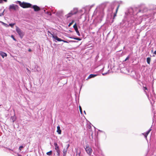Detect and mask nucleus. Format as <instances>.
<instances>
[{
  "label": "nucleus",
  "mask_w": 156,
  "mask_h": 156,
  "mask_svg": "<svg viewBox=\"0 0 156 156\" xmlns=\"http://www.w3.org/2000/svg\"><path fill=\"white\" fill-rule=\"evenodd\" d=\"M136 8H134L133 9H132V10L133 12V15H134L135 14H137V13H138V12H140V11H141L140 10H139V11L138 12H134V11L135 10H136Z\"/></svg>",
  "instance_id": "2eb2a0df"
},
{
  "label": "nucleus",
  "mask_w": 156,
  "mask_h": 156,
  "mask_svg": "<svg viewBox=\"0 0 156 156\" xmlns=\"http://www.w3.org/2000/svg\"><path fill=\"white\" fill-rule=\"evenodd\" d=\"M76 156H80V155L76 154Z\"/></svg>",
  "instance_id": "09e8293b"
},
{
  "label": "nucleus",
  "mask_w": 156,
  "mask_h": 156,
  "mask_svg": "<svg viewBox=\"0 0 156 156\" xmlns=\"http://www.w3.org/2000/svg\"><path fill=\"white\" fill-rule=\"evenodd\" d=\"M4 25L6 27H9V25L5 23Z\"/></svg>",
  "instance_id": "e433bc0d"
},
{
  "label": "nucleus",
  "mask_w": 156,
  "mask_h": 156,
  "mask_svg": "<svg viewBox=\"0 0 156 156\" xmlns=\"http://www.w3.org/2000/svg\"><path fill=\"white\" fill-rule=\"evenodd\" d=\"M143 90L144 91V92H145L146 94H147V97H148V95L147 94V93L146 91H145V90H147V87H146L143 86Z\"/></svg>",
  "instance_id": "a211bd4d"
},
{
  "label": "nucleus",
  "mask_w": 156,
  "mask_h": 156,
  "mask_svg": "<svg viewBox=\"0 0 156 156\" xmlns=\"http://www.w3.org/2000/svg\"><path fill=\"white\" fill-rule=\"evenodd\" d=\"M151 130V128L146 133H145L146 136H147L150 131Z\"/></svg>",
  "instance_id": "aec40b11"
},
{
  "label": "nucleus",
  "mask_w": 156,
  "mask_h": 156,
  "mask_svg": "<svg viewBox=\"0 0 156 156\" xmlns=\"http://www.w3.org/2000/svg\"><path fill=\"white\" fill-rule=\"evenodd\" d=\"M69 144H68L67 145V147L66 148V149H67V150L68 149V148H69Z\"/></svg>",
  "instance_id": "c9c22d12"
},
{
  "label": "nucleus",
  "mask_w": 156,
  "mask_h": 156,
  "mask_svg": "<svg viewBox=\"0 0 156 156\" xmlns=\"http://www.w3.org/2000/svg\"><path fill=\"white\" fill-rule=\"evenodd\" d=\"M0 55L2 56L3 58H4L5 57H6L7 56L6 53L1 51H0Z\"/></svg>",
  "instance_id": "6e6552de"
},
{
  "label": "nucleus",
  "mask_w": 156,
  "mask_h": 156,
  "mask_svg": "<svg viewBox=\"0 0 156 156\" xmlns=\"http://www.w3.org/2000/svg\"><path fill=\"white\" fill-rule=\"evenodd\" d=\"M15 24V23H9V26H10L12 27L13 26H14Z\"/></svg>",
  "instance_id": "b1692460"
},
{
  "label": "nucleus",
  "mask_w": 156,
  "mask_h": 156,
  "mask_svg": "<svg viewBox=\"0 0 156 156\" xmlns=\"http://www.w3.org/2000/svg\"><path fill=\"white\" fill-rule=\"evenodd\" d=\"M97 75L91 74L87 78V79H86V80H87L88 79L91 78H94V77H95V76H96Z\"/></svg>",
  "instance_id": "9d476101"
},
{
  "label": "nucleus",
  "mask_w": 156,
  "mask_h": 156,
  "mask_svg": "<svg viewBox=\"0 0 156 156\" xmlns=\"http://www.w3.org/2000/svg\"><path fill=\"white\" fill-rule=\"evenodd\" d=\"M68 150L66 149H63V156H66Z\"/></svg>",
  "instance_id": "ddd939ff"
},
{
  "label": "nucleus",
  "mask_w": 156,
  "mask_h": 156,
  "mask_svg": "<svg viewBox=\"0 0 156 156\" xmlns=\"http://www.w3.org/2000/svg\"><path fill=\"white\" fill-rule=\"evenodd\" d=\"M154 55H156V50L154 52Z\"/></svg>",
  "instance_id": "49530a36"
},
{
  "label": "nucleus",
  "mask_w": 156,
  "mask_h": 156,
  "mask_svg": "<svg viewBox=\"0 0 156 156\" xmlns=\"http://www.w3.org/2000/svg\"><path fill=\"white\" fill-rule=\"evenodd\" d=\"M76 154H77L78 155H80V151H76Z\"/></svg>",
  "instance_id": "7c9ffc66"
},
{
  "label": "nucleus",
  "mask_w": 156,
  "mask_h": 156,
  "mask_svg": "<svg viewBox=\"0 0 156 156\" xmlns=\"http://www.w3.org/2000/svg\"><path fill=\"white\" fill-rule=\"evenodd\" d=\"M0 22L2 23V24L3 25H4V24H5V23H4V22H1V21H0Z\"/></svg>",
  "instance_id": "37998d69"
},
{
  "label": "nucleus",
  "mask_w": 156,
  "mask_h": 156,
  "mask_svg": "<svg viewBox=\"0 0 156 156\" xmlns=\"http://www.w3.org/2000/svg\"><path fill=\"white\" fill-rule=\"evenodd\" d=\"M69 37L71 39H74V38H75V37Z\"/></svg>",
  "instance_id": "ea45409f"
},
{
  "label": "nucleus",
  "mask_w": 156,
  "mask_h": 156,
  "mask_svg": "<svg viewBox=\"0 0 156 156\" xmlns=\"http://www.w3.org/2000/svg\"><path fill=\"white\" fill-rule=\"evenodd\" d=\"M27 70L28 71L27 72L29 73V72H30V71L28 69V68H27Z\"/></svg>",
  "instance_id": "c03bdc74"
},
{
  "label": "nucleus",
  "mask_w": 156,
  "mask_h": 156,
  "mask_svg": "<svg viewBox=\"0 0 156 156\" xmlns=\"http://www.w3.org/2000/svg\"><path fill=\"white\" fill-rule=\"evenodd\" d=\"M119 7V6H118L117 8L116 9V12L117 11V10H118V8Z\"/></svg>",
  "instance_id": "79ce46f5"
},
{
  "label": "nucleus",
  "mask_w": 156,
  "mask_h": 156,
  "mask_svg": "<svg viewBox=\"0 0 156 156\" xmlns=\"http://www.w3.org/2000/svg\"><path fill=\"white\" fill-rule=\"evenodd\" d=\"M54 145L55 146V150H58L59 149V147L58 146L57 143L56 142H55L54 143Z\"/></svg>",
  "instance_id": "f8f14e48"
},
{
  "label": "nucleus",
  "mask_w": 156,
  "mask_h": 156,
  "mask_svg": "<svg viewBox=\"0 0 156 156\" xmlns=\"http://www.w3.org/2000/svg\"><path fill=\"white\" fill-rule=\"evenodd\" d=\"M62 41L63 42H65V43H68V42L67 41L64 40H62Z\"/></svg>",
  "instance_id": "58836bf2"
},
{
  "label": "nucleus",
  "mask_w": 156,
  "mask_h": 156,
  "mask_svg": "<svg viewBox=\"0 0 156 156\" xmlns=\"http://www.w3.org/2000/svg\"><path fill=\"white\" fill-rule=\"evenodd\" d=\"M2 2V0H0V3H1Z\"/></svg>",
  "instance_id": "603ef678"
},
{
  "label": "nucleus",
  "mask_w": 156,
  "mask_h": 156,
  "mask_svg": "<svg viewBox=\"0 0 156 156\" xmlns=\"http://www.w3.org/2000/svg\"><path fill=\"white\" fill-rule=\"evenodd\" d=\"M52 151H50L49 152H47L46 153V154L48 155H51L52 154Z\"/></svg>",
  "instance_id": "412c9836"
},
{
  "label": "nucleus",
  "mask_w": 156,
  "mask_h": 156,
  "mask_svg": "<svg viewBox=\"0 0 156 156\" xmlns=\"http://www.w3.org/2000/svg\"><path fill=\"white\" fill-rule=\"evenodd\" d=\"M74 20H73L72 22L70 23L68 25V27H70L73 23L74 22Z\"/></svg>",
  "instance_id": "4be33fe9"
},
{
  "label": "nucleus",
  "mask_w": 156,
  "mask_h": 156,
  "mask_svg": "<svg viewBox=\"0 0 156 156\" xmlns=\"http://www.w3.org/2000/svg\"><path fill=\"white\" fill-rule=\"evenodd\" d=\"M90 139H92L93 138V133H92L91 134V136H90Z\"/></svg>",
  "instance_id": "2f4dec72"
},
{
  "label": "nucleus",
  "mask_w": 156,
  "mask_h": 156,
  "mask_svg": "<svg viewBox=\"0 0 156 156\" xmlns=\"http://www.w3.org/2000/svg\"><path fill=\"white\" fill-rule=\"evenodd\" d=\"M16 30L20 37L22 38L24 35V33L18 27L16 26Z\"/></svg>",
  "instance_id": "7ed1b4c3"
},
{
  "label": "nucleus",
  "mask_w": 156,
  "mask_h": 156,
  "mask_svg": "<svg viewBox=\"0 0 156 156\" xmlns=\"http://www.w3.org/2000/svg\"><path fill=\"white\" fill-rule=\"evenodd\" d=\"M28 51H31V50L30 49H29V50H28Z\"/></svg>",
  "instance_id": "8fccbe9b"
},
{
  "label": "nucleus",
  "mask_w": 156,
  "mask_h": 156,
  "mask_svg": "<svg viewBox=\"0 0 156 156\" xmlns=\"http://www.w3.org/2000/svg\"><path fill=\"white\" fill-rule=\"evenodd\" d=\"M77 9L76 8H74L72 10H71L70 12L66 15L65 16L68 18L71 16L73 15L76 14L77 13Z\"/></svg>",
  "instance_id": "f03ea898"
},
{
  "label": "nucleus",
  "mask_w": 156,
  "mask_h": 156,
  "mask_svg": "<svg viewBox=\"0 0 156 156\" xmlns=\"http://www.w3.org/2000/svg\"><path fill=\"white\" fill-rule=\"evenodd\" d=\"M69 42H76V41H72V40H70V41H69Z\"/></svg>",
  "instance_id": "473e14b6"
},
{
  "label": "nucleus",
  "mask_w": 156,
  "mask_h": 156,
  "mask_svg": "<svg viewBox=\"0 0 156 156\" xmlns=\"http://www.w3.org/2000/svg\"><path fill=\"white\" fill-rule=\"evenodd\" d=\"M31 8L33 9L34 11L36 12L40 10V7L36 5H34L33 6H32Z\"/></svg>",
  "instance_id": "423d86ee"
},
{
  "label": "nucleus",
  "mask_w": 156,
  "mask_h": 156,
  "mask_svg": "<svg viewBox=\"0 0 156 156\" xmlns=\"http://www.w3.org/2000/svg\"><path fill=\"white\" fill-rule=\"evenodd\" d=\"M129 56H128V57H126V59H125V61H126L127 60H128L129 58Z\"/></svg>",
  "instance_id": "4c0bfd02"
},
{
  "label": "nucleus",
  "mask_w": 156,
  "mask_h": 156,
  "mask_svg": "<svg viewBox=\"0 0 156 156\" xmlns=\"http://www.w3.org/2000/svg\"><path fill=\"white\" fill-rule=\"evenodd\" d=\"M48 33H50V32L49 31H48Z\"/></svg>",
  "instance_id": "6e6d98bb"
},
{
  "label": "nucleus",
  "mask_w": 156,
  "mask_h": 156,
  "mask_svg": "<svg viewBox=\"0 0 156 156\" xmlns=\"http://www.w3.org/2000/svg\"><path fill=\"white\" fill-rule=\"evenodd\" d=\"M73 27L75 29V31H77L78 30V29L76 25V23L73 25Z\"/></svg>",
  "instance_id": "dca6fc26"
},
{
  "label": "nucleus",
  "mask_w": 156,
  "mask_h": 156,
  "mask_svg": "<svg viewBox=\"0 0 156 156\" xmlns=\"http://www.w3.org/2000/svg\"><path fill=\"white\" fill-rule=\"evenodd\" d=\"M57 155L58 156H59L60 153H57Z\"/></svg>",
  "instance_id": "de8ad7c7"
},
{
  "label": "nucleus",
  "mask_w": 156,
  "mask_h": 156,
  "mask_svg": "<svg viewBox=\"0 0 156 156\" xmlns=\"http://www.w3.org/2000/svg\"><path fill=\"white\" fill-rule=\"evenodd\" d=\"M56 150V151L57 153H60V151L59 149H58V150Z\"/></svg>",
  "instance_id": "72a5a7b5"
},
{
  "label": "nucleus",
  "mask_w": 156,
  "mask_h": 156,
  "mask_svg": "<svg viewBox=\"0 0 156 156\" xmlns=\"http://www.w3.org/2000/svg\"><path fill=\"white\" fill-rule=\"evenodd\" d=\"M116 16V13H115V14L114 15V17L115 16Z\"/></svg>",
  "instance_id": "3c124183"
},
{
  "label": "nucleus",
  "mask_w": 156,
  "mask_h": 156,
  "mask_svg": "<svg viewBox=\"0 0 156 156\" xmlns=\"http://www.w3.org/2000/svg\"><path fill=\"white\" fill-rule=\"evenodd\" d=\"M84 112L86 114V112H85V111H84Z\"/></svg>",
  "instance_id": "864d4df0"
},
{
  "label": "nucleus",
  "mask_w": 156,
  "mask_h": 156,
  "mask_svg": "<svg viewBox=\"0 0 156 156\" xmlns=\"http://www.w3.org/2000/svg\"><path fill=\"white\" fill-rule=\"evenodd\" d=\"M52 37L55 39V40H57L58 41H62V39L61 38H59L57 36L54 35L53 34H51Z\"/></svg>",
  "instance_id": "0eeeda50"
},
{
  "label": "nucleus",
  "mask_w": 156,
  "mask_h": 156,
  "mask_svg": "<svg viewBox=\"0 0 156 156\" xmlns=\"http://www.w3.org/2000/svg\"><path fill=\"white\" fill-rule=\"evenodd\" d=\"M85 150L87 154L89 155H90L91 154L92 151V149L89 146H87L85 148Z\"/></svg>",
  "instance_id": "39448f33"
},
{
  "label": "nucleus",
  "mask_w": 156,
  "mask_h": 156,
  "mask_svg": "<svg viewBox=\"0 0 156 156\" xmlns=\"http://www.w3.org/2000/svg\"><path fill=\"white\" fill-rule=\"evenodd\" d=\"M16 3L17 4H19L21 7L23 8L31 7V6L32 5L30 3L24 2H21L20 1H16Z\"/></svg>",
  "instance_id": "f257e3e1"
},
{
  "label": "nucleus",
  "mask_w": 156,
  "mask_h": 156,
  "mask_svg": "<svg viewBox=\"0 0 156 156\" xmlns=\"http://www.w3.org/2000/svg\"><path fill=\"white\" fill-rule=\"evenodd\" d=\"M151 61V58L148 57L147 58V62L148 64H150Z\"/></svg>",
  "instance_id": "f3484780"
},
{
  "label": "nucleus",
  "mask_w": 156,
  "mask_h": 156,
  "mask_svg": "<svg viewBox=\"0 0 156 156\" xmlns=\"http://www.w3.org/2000/svg\"><path fill=\"white\" fill-rule=\"evenodd\" d=\"M11 37L15 41H16V39L14 38V36L13 35H12L11 36Z\"/></svg>",
  "instance_id": "c85d7f7f"
},
{
  "label": "nucleus",
  "mask_w": 156,
  "mask_h": 156,
  "mask_svg": "<svg viewBox=\"0 0 156 156\" xmlns=\"http://www.w3.org/2000/svg\"><path fill=\"white\" fill-rule=\"evenodd\" d=\"M151 130V128L146 133H145L146 136H147L150 131Z\"/></svg>",
  "instance_id": "6ab92c4d"
},
{
  "label": "nucleus",
  "mask_w": 156,
  "mask_h": 156,
  "mask_svg": "<svg viewBox=\"0 0 156 156\" xmlns=\"http://www.w3.org/2000/svg\"><path fill=\"white\" fill-rule=\"evenodd\" d=\"M2 10V9H0V12H1Z\"/></svg>",
  "instance_id": "5fc2aeb1"
},
{
  "label": "nucleus",
  "mask_w": 156,
  "mask_h": 156,
  "mask_svg": "<svg viewBox=\"0 0 156 156\" xmlns=\"http://www.w3.org/2000/svg\"><path fill=\"white\" fill-rule=\"evenodd\" d=\"M19 7L16 5L12 4L9 6V9H13L15 11H17L19 10Z\"/></svg>",
  "instance_id": "20e7f679"
},
{
  "label": "nucleus",
  "mask_w": 156,
  "mask_h": 156,
  "mask_svg": "<svg viewBox=\"0 0 156 156\" xmlns=\"http://www.w3.org/2000/svg\"><path fill=\"white\" fill-rule=\"evenodd\" d=\"M79 109H80V112L82 114V108H81L80 106H79Z\"/></svg>",
  "instance_id": "c756f323"
},
{
  "label": "nucleus",
  "mask_w": 156,
  "mask_h": 156,
  "mask_svg": "<svg viewBox=\"0 0 156 156\" xmlns=\"http://www.w3.org/2000/svg\"><path fill=\"white\" fill-rule=\"evenodd\" d=\"M19 156H22L21 155H19Z\"/></svg>",
  "instance_id": "4d7b16f0"
},
{
  "label": "nucleus",
  "mask_w": 156,
  "mask_h": 156,
  "mask_svg": "<svg viewBox=\"0 0 156 156\" xmlns=\"http://www.w3.org/2000/svg\"><path fill=\"white\" fill-rule=\"evenodd\" d=\"M5 10V9H4L1 13H0V16H1L4 15V12Z\"/></svg>",
  "instance_id": "393cba45"
},
{
  "label": "nucleus",
  "mask_w": 156,
  "mask_h": 156,
  "mask_svg": "<svg viewBox=\"0 0 156 156\" xmlns=\"http://www.w3.org/2000/svg\"><path fill=\"white\" fill-rule=\"evenodd\" d=\"M57 132L59 134H60L61 133V130L60 129V127L59 126L57 127Z\"/></svg>",
  "instance_id": "1a4fd4ad"
},
{
  "label": "nucleus",
  "mask_w": 156,
  "mask_h": 156,
  "mask_svg": "<svg viewBox=\"0 0 156 156\" xmlns=\"http://www.w3.org/2000/svg\"><path fill=\"white\" fill-rule=\"evenodd\" d=\"M107 3V2L103 4V5H106V3Z\"/></svg>",
  "instance_id": "a18cd8bd"
},
{
  "label": "nucleus",
  "mask_w": 156,
  "mask_h": 156,
  "mask_svg": "<svg viewBox=\"0 0 156 156\" xmlns=\"http://www.w3.org/2000/svg\"><path fill=\"white\" fill-rule=\"evenodd\" d=\"M104 15V13L103 12H102L100 13V15L98 16V18H99L101 20H102V19L103 18Z\"/></svg>",
  "instance_id": "9b49d317"
},
{
  "label": "nucleus",
  "mask_w": 156,
  "mask_h": 156,
  "mask_svg": "<svg viewBox=\"0 0 156 156\" xmlns=\"http://www.w3.org/2000/svg\"><path fill=\"white\" fill-rule=\"evenodd\" d=\"M76 31V32L77 34L79 36H80V32H79V31H78V30H77V31Z\"/></svg>",
  "instance_id": "cd10ccee"
},
{
  "label": "nucleus",
  "mask_w": 156,
  "mask_h": 156,
  "mask_svg": "<svg viewBox=\"0 0 156 156\" xmlns=\"http://www.w3.org/2000/svg\"><path fill=\"white\" fill-rule=\"evenodd\" d=\"M10 119L12 120V122H13L16 120V117L14 115L13 116H12L11 117Z\"/></svg>",
  "instance_id": "4468645a"
},
{
  "label": "nucleus",
  "mask_w": 156,
  "mask_h": 156,
  "mask_svg": "<svg viewBox=\"0 0 156 156\" xmlns=\"http://www.w3.org/2000/svg\"><path fill=\"white\" fill-rule=\"evenodd\" d=\"M74 39L76 40H78V41H81V39L80 38H78V37H75V38H74Z\"/></svg>",
  "instance_id": "a878e982"
},
{
  "label": "nucleus",
  "mask_w": 156,
  "mask_h": 156,
  "mask_svg": "<svg viewBox=\"0 0 156 156\" xmlns=\"http://www.w3.org/2000/svg\"><path fill=\"white\" fill-rule=\"evenodd\" d=\"M23 148V146H20L19 147V148Z\"/></svg>",
  "instance_id": "a19ab883"
},
{
  "label": "nucleus",
  "mask_w": 156,
  "mask_h": 156,
  "mask_svg": "<svg viewBox=\"0 0 156 156\" xmlns=\"http://www.w3.org/2000/svg\"><path fill=\"white\" fill-rule=\"evenodd\" d=\"M108 73V72H106V73H102V74L103 75H105L107 74Z\"/></svg>",
  "instance_id": "f704fd0d"
},
{
  "label": "nucleus",
  "mask_w": 156,
  "mask_h": 156,
  "mask_svg": "<svg viewBox=\"0 0 156 156\" xmlns=\"http://www.w3.org/2000/svg\"><path fill=\"white\" fill-rule=\"evenodd\" d=\"M143 134L144 136L145 139L147 140V136H146V133H143Z\"/></svg>",
  "instance_id": "bb28decb"
},
{
  "label": "nucleus",
  "mask_w": 156,
  "mask_h": 156,
  "mask_svg": "<svg viewBox=\"0 0 156 156\" xmlns=\"http://www.w3.org/2000/svg\"><path fill=\"white\" fill-rule=\"evenodd\" d=\"M44 11L45 13H47V14H48V15H51V13H50L48 11L46 12L45 10V9H44Z\"/></svg>",
  "instance_id": "5701e85b"
}]
</instances>
